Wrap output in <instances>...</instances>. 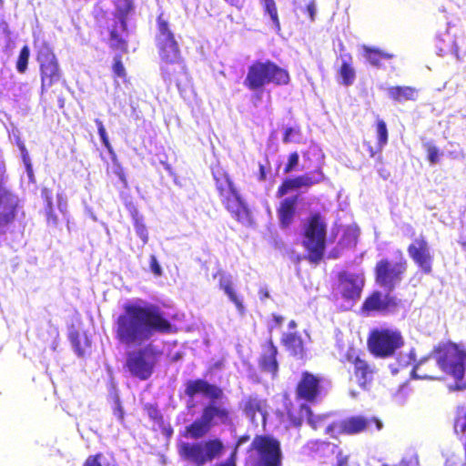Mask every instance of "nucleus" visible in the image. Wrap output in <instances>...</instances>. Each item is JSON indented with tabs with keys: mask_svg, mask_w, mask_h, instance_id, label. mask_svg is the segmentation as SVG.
I'll return each instance as SVG.
<instances>
[{
	"mask_svg": "<svg viewBox=\"0 0 466 466\" xmlns=\"http://www.w3.org/2000/svg\"><path fill=\"white\" fill-rule=\"evenodd\" d=\"M116 338L128 348L144 347L131 351L127 357L128 371L146 380L153 373L161 349L154 343V338L172 331V324L163 310L156 304L137 299L124 306V311L115 324Z\"/></svg>",
	"mask_w": 466,
	"mask_h": 466,
	"instance_id": "f257e3e1",
	"label": "nucleus"
},
{
	"mask_svg": "<svg viewBox=\"0 0 466 466\" xmlns=\"http://www.w3.org/2000/svg\"><path fill=\"white\" fill-rule=\"evenodd\" d=\"M185 393L191 399L197 394H202L207 399L200 417L185 428L186 437L199 440L214 427L233 423L231 405L223 390L217 385L200 379L189 380L186 384Z\"/></svg>",
	"mask_w": 466,
	"mask_h": 466,
	"instance_id": "f03ea898",
	"label": "nucleus"
},
{
	"mask_svg": "<svg viewBox=\"0 0 466 466\" xmlns=\"http://www.w3.org/2000/svg\"><path fill=\"white\" fill-rule=\"evenodd\" d=\"M465 367L466 351L455 343L447 342L439 345L431 357L420 360L410 376L414 379L437 380L439 378L433 370L439 368L458 380L454 387L450 388L451 390H463L466 388V381H462Z\"/></svg>",
	"mask_w": 466,
	"mask_h": 466,
	"instance_id": "7ed1b4c3",
	"label": "nucleus"
},
{
	"mask_svg": "<svg viewBox=\"0 0 466 466\" xmlns=\"http://www.w3.org/2000/svg\"><path fill=\"white\" fill-rule=\"evenodd\" d=\"M156 43L159 56L164 63L161 66L162 76L166 82L179 86L186 76V67L181 60L178 45L170 29L169 24L160 15L157 18V33Z\"/></svg>",
	"mask_w": 466,
	"mask_h": 466,
	"instance_id": "20e7f679",
	"label": "nucleus"
},
{
	"mask_svg": "<svg viewBox=\"0 0 466 466\" xmlns=\"http://www.w3.org/2000/svg\"><path fill=\"white\" fill-rule=\"evenodd\" d=\"M302 229V244L309 252V259L319 263L326 248L327 222L320 214H312L303 222Z\"/></svg>",
	"mask_w": 466,
	"mask_h": 466,
	"instance_id": "39448f33",
	"label": "nucleus"
},
{
	"mask_svg": "<svg viewBox=\"0 0 466 466\" xmlns=\"http://www.w3.org/2000/svg\"><path fill=\"white\" fill-rule=\"evenodd\" d=\"M289 81V73L275 63L257 61L248 67L244 85L250 90H257L270 83L287 85Z\"/></svg>",
	"mask_w": 466,
	"mask_h": 466,
	"instance_id": "423d86ee",
	"label": "nucleus"
},
{
	"mask_svg": "<svg viewBox=\"0 0 466 466\" xmlns=\"http://www.w3.org/2000/svg\"><path fill=\"white\" fill-rule=\"evenodd\" d=\"M249 466H281L279 442L269 436H256L247 451Z\"/></svg>",
	"mask_w": 466,
	"mask_h": 466,
	"instance_id": "0eeeda50",
	"label": "nucleus"
},
{
	"mask_svg": "<svg viewBox=\"0 0 466 466\" xmlns=\"http://www.w3.org/2000/svg\"><path fill=\"white\" fill-rule=\"evenodd\" d=\"M224 449L225 446L218 438L196 442H181L178 445L181 457L197 466H203L219 458Z\"/></svg>",
	"mask_w": 466,
	"mask_h": 466,
	"instance_id": "6e6552de",
	"label": "nucleus"
},
{
	"mask_svg": "<svg viewBox=\"0 0 466 466\" xmlns=\"http://www.w3.org/2000/svg\"><path fill=\"white\" fill-rule=\"evenodd\" d=\"M116 13L106 21V29L109 33V43L113 48L124 49L127 36V17L133 10V0H112Z\"/></svg>",
	"mask_w": 466,
	"mask_h": 466,
	"instance_id": "1a4fd4ad",
	"label": "nucleus"
},
{
	"mask_svg": "<svg viewBox=\"0 0 466 466\" xmlns=\"http://www.w3.org/2000/svg\"><path fill=\"white\" fill-rule=\"evenodd\" d=\"M370 350L377 357L387 358L403 346L400 332L396 329H381L373 330L368 340Z\"/></svg>",
	"mask_w": 466,
	"mask_h": 466,
	"instance_id": "9d476101",
	"label": "nucleus"
},
{
	"mask_svg": "<svg viewBox=\"0 0 466 466\" xmlns=\"http://www.w3.org/2000/svg\"><path fill=\"white\" fill-rule=\"evenodd\" d=\"M37 61L41 71V89L42 92L57 83L62 76L57 59L53 53L52 48L43 44L37 52Z\"/></svg>",
	"mask_w": 466,
	"mask_h": 466,
	"instance_id": "9b49d317",
	"label": "nucleus"
},
{
	"mask_svg": "<svg viewBox=\"0 0 466 466\" xmlns=\"http://www.w3.org/2000/svg\"><path fill=\"white\" fill-rule=\"evenodd\" d=\"M376 427L377 431L382 429V422L376 418H364L361 416L351 417L347 420L331 422L326 428V434L331 437H336L339 433L355 434L362 431H371L372 426Z\"/></svg>",
	"mask_w": 466,
	"mask_h": 466,
	"instance_id": "f8f14e48",
	"label": "nucleus"
},
{
	"mask_svg": "<svg viewBox=\"0 0 466 466\" xmlns=\"http://www.w3.org/2000/svg\"><path fill=\"white\" fill-rule=\"evenodd\" d=\"M404 271L405 265L403 263L383 259L376 266V280L378 284L390 291L400 281Z\"/></svg>",
	"mask_w": 466,
	"mask_h": 466,
	"instance_id": "ddd939ff",
	"label": "nucleus"
},
{
	"mask_svg": "<svg viewBox=\"0 0 466 466\" xmlns=\"http://www.w3.org/2000/svg\"><path fill=\"white\" fill-rule=\"evenodd\" d=\"M19 199L16 195L0 186V236L5 234L14 221Z\"/></svg>",
	"mask_w": 466,
	"mask_h": 466,
	"instance_id": "4468645a",
	"label": "nucleus"
},
{
	"mask_svg": "<svg viewBox=\"0 0 466 466\" xmlns=\"http://www.w3.org/2000/svg\"><path fill=\"white\" fill-rule=\"evenodd\" d=\"M364 286L362 272L344 271L339 276V290L345 299H359Z\"/></svg>",
	"mask_w": 466,
	"mask_h": 466,
	"instance_id": "2eb2a0df",
	"label": "nucleus"
},
{
	"mask_svg": "<svg viewBox=\"0 0 466 466\" xmlns=\"http://www.w3.org/2000/svg\"><path fill=\"white\" fill-rule=\"evenodd\" d=\"M298 396L308 401L316 400L321 394L320 380L319 377L304 371L297 387Z\"/></svg>",
	"mask_w": 466,
	"mask_h": 466,
	"instance_id": "dca6fc26",
	"label": "nucleus"
},
{
	"mask_svg": "<svg viewBox=\"0 0 466 466\" xmlns=\"http://www.w3.org/2000/svg\"><path fill=\"white\" fill-rule=\"evenodd\" d=\"M322 179L323 174L320 170H316L295 178L286 179L279 187L278 196L281 198L292 189L309 187L314 184L319 183Z\"/></svg>",
	"mask_w": 466,
	"mask_h": 466,
	"instance_id": "f3484780",
	"label": "nucleus"
},
{
	"mask_svg": "<svg viewBox=\"0 0 466 466\" xmlns=\"http://www.w3.org/2000/svg\"><path fill=\"white\" fill-rule=\"evenodd\" d=\"M266 401L256 396H250L243 401V410L247 418L256 426L265 424L267 410Z\"/></svg>",
	"mask_w": 466,
	"mask_h": 466,
	"instance_id": "a211bd4d",
	"label": "nucleus"
},
{
	"mask_svg": "<svg viewBox=\"0 0 466 466\" xmlns=\"http://www.w3.org/2000/svg\"><path fill=\"white\" fill-rule=\"evenodd\" d=\"M221 198L226 208L236 219L242 222L247 220L248 216V209L236 188L221 197Z\"/></svg>",
	"mask_w": 466,
	"mask_h": 466,
	"instance_id": "6ab92c4d",
	"label": "nucleus"
},
{
	"mask_svg": "<svg viewBox=\"0 0 466 466\" xmlns=\"http://www.w3.org/2000/svg\"><path fill=\"white\" fill-rule=\"evenodd\" d=\"M410 256L412 257L416 264L425 272L429 273L431 268V257L429 248L423 239H416L410 246Z\"/></svg>",
	"mask_w": 466,
	"mask_h": 466,
	"instance_id": "aec40b11",
	"label": "nucleus"
},
{
	"mask_svg": "<svg viewBox=\"0 0 466 466\" xmlns=\"http://www.w3.org/2000/svg\"><path fill=\"white\" fill-rule=\"evenodd\" d=\"M218 275L219 277V289L223 290L228 299L235 304L238 313L243 315L245 312V307L242 299L238 296L235 290L232 276L224 272H218Z\"/></svg>",
	"mask_w": 466,
	"mask_h": 466,
	"instance_id": "412c9836",
	"label": "nucleus"
},
{
	"mask_svg": "<svg viewBox=\"0 0 466 466\" xmlns=\"http://www.w3.org/2000/svg\"><path fill=\"white\" fill-rule=\"evenodd\" d=\"M329 415H314L308 405H301L299 410V421L295 422L297 426H299L303 420H307L308 424L310 425L314 430H318L320 428H324L326 430L327 426L330 423H327Z\"/></svg>",
	"mask_w": 466,
	"mask_h": 466,
	"instance_id": "4be33fe9",
	"label": "nucleus"
},
{
	"mask_svg": "<svg viewBox=\"0 0 466 466\" xmlns=\"http://www.w3.org/2000/svg\"><path fill=\"white\" fill-rule=\"evenodd\" d=\"M297 198H286L281 203L278 210V217L280 226L284 228L289 227L295 216Z\"/></svg>",
	"mask_w": 466,
	"mask_h": 466,
	"instance_id": "5701e85b",
	"label": "nucleus"
},
{
	"mask_svg": "<svg viewBox=\"0 0 466 466\" xmlns=\"http://www.w3.org/2000/svg\"><path fill=\"white\" fill-rule=\"evenodd\" d=\"M390 299L379 291L373 292L364 302L362 309L366 311H384L390 307Z\"/></svg>",
	"mask_w": 466,
	"mask_h": 466,
	"instance_id": "b1692460",
	"label": "nucleus"
},
{
	"mask_svg": "<svg viewBox=\"0 0 466 466\" xmlns=\"http://www.w3.org/2000/svg\"><path fill=\"white\" fill-rule=\"evenodd\" d=\"M341 78V84L345 86L353 85L356 79V72L352 66V57L349 54L341 56V66L339 70Z\"/></svg>",
	"mask_w": 466,
	"mask_h": 466,
	"instance_id": "393cba45",
	"label": "nucleus"
},
{
	"mask_svg": "<svg viewBox=\"0 0 466 466\" xmlns=\"http://www.w3.org/2000/svg\"><path fill=\"white\" fill-rule=\"evenodd\" d=\"M282 341L286 349L293 356L302 359L304 356V346L302 339L296 332L286 333L282 337Z\"/></svg>",
	"mask_w": 466,
	"mask_h": 466,
	"instance_id": "a878e982",
	"label": "nucleus"
},
{
	"mask_svg": "<svg viewBox=\"0 0 466 466\" xmlns=\"http://www.w3.org/2000/svg\"><path fill=\"white\" fill-rule=\"evenodd\" d=\"M355 367V375L358 379V383L361 388H366V385L372 380L373 370L367 364V362L359 357L353 361Z\"/></svg>",
	"mask_w": 466,
	"mask_h": 466,
	"instance_id": "bb28decb",
	"label": "nucleus"
},
{
	"mask_svg": "<svg viewBox=\"0 0 466 466\" xmlns=\"http://www.w3.org/2000/svg\"><path fill=\"white\" fill-rule=\"evenodd\" d=\"M277 353V348L270 344L260 360V366L262 370L272 374V376H275L278 371V362L276 360Z\"/></svg>",
	"mask_w": 466,
	"mask_h": 466,
	"instance_id": "cd10ccee",
	"label": "nucleus"
},
{
	"mask_svg": "<svg viewBox=\"0 0 466 466\" xmlns=\"http://www.w3.org/2000/svg\"><path fill=\"white\" fill-rule=\"evenodd\" d=\"M213 177L216 181V187L218 191L219 192L220 197H223L224 195L230 193L232 190L235 189L232 182L222 169L218 168L216 170H213Z\"/></svg>",
	"mask_w": 466,
	"mask_h": 466,
	"instance_id": "c85d7f7f",
	"label": "nucleus"
},
{
	"mask_svg": "<svg viewBox=\"0 0 466 466\" xmlns=\"http://www.w3.org/2000/svg\"><path fill=\"white\" fill-rule=\"evenodd\" d=\"M363 56L372 66H379L382 59H389L390 55L379 49L371 48L368 46H362Z\"/></svg>",
	"mask_w": 466,
	"mask_h": 466,
	"instance_id": "c756f323",
	"label": "nucleus"
},
{
	"mask_svg": "<svg viewBox=\"0 0 466 466\" xmlns=\"http://www.w3.org/2000/svg\"><path fill=\"white\" fill-rule=\"evenodd\" d=\"M264 11L271 19L273 29L279 33L280 31V23L279 20L278 11L274 0H260Z\"/></svg>",
	"mask_w": 466,
	"mask_h": 466,
	"instance_id": "7c9ffc66",
	"label": "nucleus"
},
{
	"mask_svg": "<svg viewBox=\"0 0 466 466\" xmlns=\"http://www.w3.org/2000/svg\"><path fill=\"white\" fill-rule=\"evenodd\" d=\"M422 147L427 153V159L431 165H436L440 162L442 152L431 140H423Z\"/></svg>",
	"mask_w": 466,
	"mask_h": 466,
	"instance_id": "2f4dec72",
	"label": "nucleus"
},
{
	"mask_svg": "<svg viewBox=\"0 0 466 466\" xmlns=\"http://www.w3.org/2000/svg\"><path fill=\"white\" fill-rule=\"evenodd\" d=\"M454 431L457 434H463L466 431V408L460 407L454 423Z\"/></svg>",
	"mask_w": 466,
	"mask_h": 466,
	"instance_id": "473e14b6",
	"label": "nucleus"
},
{
	"mask_svg": "<svg viewBox=\"0 0 466 466\" xmlns=\"http://www.w3.org/2000/svg\"><path fill=\"white\" fill-rule=\"evenodd\" d=\"M377 136H378V147H379V149L381 150V148L388 142L387 127H386L385 122L381 119H379L377 122Z\"/></svg>",
	"mask_w": 466,
	"mask_h": 466,
	"instance_id": "72a5a7b5",
	"label": "nucleus"
},
{
	"mask_svg": "<svg viewBox=\"0 0 466 466\" xmlns=\"http://www.w3.org/2000/svg\"><path fill=\"white\" fill-rule=\"evenodd\" d=\"M29 59V48L28 46H25L19 54L18 60L16 63V68L17 71L20 73H24L27 68Z\"/></svg>",
	"mask_w": 466,
	"mask_h": 466,
	"instance_id": "f704fd0d",
	"label": "nucleus"
},
{
	"mask_svg": "<svg viewBox=\"0 0 466 466\" xmlns=\"http://www.w3.org/2000/svg\"><path fill=\"white\" fill-rule=\"evenodd\" d=\"M84 466H109V463L106 457L99 453L95 456H89Z\"/></svg>",
	"mask_w": 466,
	"mask_h": 466,
	"instance_id": "c9c22d12",
	"label": "nucleus"
},
{
	"mask_svg": "<svg viewBox=\"0 0 466 466\" xmlns=\"http://www.w3.org/2000/svg\"><path fill=\"white\" fill-rule=\"evenodd\" d=\"M113 72L116 77L125 79L127 76L126 69L122 64L121 57L118 56L114 57Z\"/></svg>",
	"mask_w": 466,
	"mask_h": 466,
	"instance_id": "e433bc0d",
	"label": "nucleus"
},
{
	"mask_svg": "<svg viewBox=\"0 0 466 466\" xmlns=\"http://www.w3.org/2000/svg\"><path fill=\"white\" fill-rule=\"evenodd\" d=\"M135 230L137 235L140 238L144 244H146L148 240V233L146 226L139 221L138 218H136L135 221Z\"/></svg>",
	"mask_w": 466,
	"mask_h": 466,
	"instance_id": "4c0bfd02",
	"label": "nucleus"
},
{
	"mask_svg": "<svg viewBox=\"0 0 466 466\" xmlns=\"http://www.w3.org/2000/svg\"><path fill=\"white\" fill-rule=\"evenodd\" d=\"M406 91H407L406 88H402V87H399V86L390 87L389 89V96L391 98L399 100V101L406 100L407 99Z\"/></svg>",
	"mask_w": 466,
	"mask_h": 466,
	"instance_id": "58836bf2",
	"label": "nucleus"
},
{
	"mask_svg": "<svg viewBox=\"0 0 466 466\" xmlns=\"http://www.w3.org/2000/svg\"><path fill=\"white\" fill-rule=\"evenodd\" d=\"M451 149L448 150V156L452 159H462L464 158L463 150L461 148L459 145L454 143H449Z\"/></svg>",
	"mask_w": 466,
	"mask_h": 466,
	"instance_id": "ea45409f",
	"label": "nucleus"
},
{
	"mask_svg": "<svg viewBox=\"0 0 466 466\" xmlns=\"http://www.w3.org/2000/svg\"><path fill=\"white\" fill-rule=\"evenodd\" d=\"M299 157L297 152H293L289 157L288 164L285 167V173H290L299 165Z\"/></svg>",
	"mask_w": 466,
	"mask_h": 466,
	"instance_id": "a19ab883",
	"label": "nucleus"
},
{
	"mask_svg": "<svg viewBox=\"0 0 466 466\" xmlns=\"http://www.w3.org/2000/svg\"><path fill=\"white\" fill-rule=\"evenodd\" d=\"M299 136V131L293 127H288L285 130L283 142L284 143H290V142H298L299 139L297 137Z\"/></svg>",
	"mask_w": 466,
	"mask_h": 466,
	"instance_id": "79ce46f5",
	"label": "nucleus"
},
{
	"mask_svg": "<svg viewBox=\"0 0 466 466\" xmlns=\"http://www.w3.org/2000/svg\"><path fill=\"white\" fill-rule=\"evenodd\" d=\"M345 236L350 238V244H355L359 236V229L356 228H348Z\"/></svg>",
	"mask_w": 466,
	"mask_h": 466,
	"instance_id": "37998d69",
	"label": "nucleus"
},
{
	"mask_svg": "<svg viewBox=\"0 0 466 466\" xmlns=\"http://www.w3.org/2000/svg\"><path fill=\"white\" fill-rule=\"evenodd\" d=\"M150 267H151L152 271L155 274H157V275L161 274V268H160L155 256H151V258H150Z\"/></svg>",
	"mask_w": 466,
	"mask_h": 466,
	"instance_id": "c03bdc74",
	"label": "nucleus"
},
{
	"mask_svg": "<svg viewBox=\"0 0 466 466\" xmlns=\"http://www.w3.org/2000/svg\"><path fill=\"white\" fill-rule=\"evenodd\" d=\"M20 149H21L22 154H23L24 162H25V165H26L27 172H28V174H29V175H31V173H32V168H31V165H30V163H28L27 151H26V149H25V146H24V145H21V146H20Z\"/></svg>",
	"mask_w": 466,
	"mask_h": 466,
	"instance_id": "a18cd8bd",
	"label": "nucleus"
},
{
	"mask_svg": "<svg viewBox=\"0 0 466 466\" xmlns=\"http://www.w3.org/2000/svg\"><path fill=\"white\" fill-rule=\"evenodd\" d=\"M95 123L97 127V131H98L99 137H104V135L106 134V132L105 127L103 125V122L100 119L96 118V119H95Z\"/></svg>",
	"mask_w": 466,
	"mask_h": 466,
	"instance_id": "49530a36",
	"label": "nucleus"
},
{
	"mask_svg": "<svg viewBox=\"0 0 466 466\" xmlns=\"http://www.w3.org/2000/svg\"><path fill=\"white\" fill-rule=\"evenodd\" d=\"M127 207L128 208V211L130 212L131 216L133 217L134 218V221H136V218H137V215H138V211L137 209V208L135 207V205L133 203H128L127 204Z\"/></svg>",
	"mask_w": 466,
	"mask_h": 466,
	"instance_id": "de8ad7c7",
	"label": "nucleus"
},
{
	"mask_svg": "<svg viewBox=\"0 0 466 466\" xmlns=\"http://www.w3.org/2000/svg\"><path fill=\"white\" fill-rule=\"evenodd\" d=\"M249 440V437L248 436H242L241 438H239V440L238 441L237 444H236V447H235V451L233 452L232 455H235V453L239 450V448L246 442H248Z\"/></svg>",
	"mask_w": 466,
	"mask_h": 466,
	"instance_id": "09e8293b",
	"label": "nucleus"
},
{
	"mask_svg": "<svg viewBox=\"0 0 466 466\" xmlns=\"http://www.w3.org/2000/svg\"><path fill=\"white\" fill-rule=\"evenodd\" d=\"M114 415L117 418L118 420H122L124 417V411L119 403H116V407L114 410Z\"/></svg>",
	"mask_w": 466,
	"mask_h": 466,
	"instance_id": "8fccbe9b",
	"label": "nucleus"
},
{
	"mask_svg": "<svg viewBox=\"0 0 466 466\" xmlns=\"http://www.w3.org/2000/svg\"><path fill=\"white\" fill-rule=\"evenodd\" d=\"M100 139L102 141V144L105 146V147H106L108 150H110L111 149V145H110V142L108 140L107 135L105 134L104 137H100Z\"/></svg>",
	"mask_w": 466,
	"mask_h": 466,
	"instance_id": "3c124183",
	"label": "nucleus"
},
{
	"mask_svg": "<svg viewBox=\"0 0 466 466\" xmlns=\"http://www.w3.org/2000/svg\"><path fill=\"white\" fill-rule=\"evenodd\" d=\"M308 13L310 16V19L311 20H314V15L316 14V8H315V5L313 4H310L308 5Z\"/></svg>",
	"mask_w": 466,
	"mask_h": 466,
	"instance_id": "603ef678",
	"label": "nucleus"
},
{
	"mask_svg": "<svg viewBox=\"0 0 466 466\" xmlns=\"http://www.w3.org/2000/svg\"><path fill=\"white\" fill-rule=\"evenodd\" d=\"M410 466H419V461L417 455L410 459Z\"/></svg>",
	"mask_w": 466,
	"mask_h": 466,
	"instance_id": "864d4df0",
	"label": "nucleus"
},
{
	"mask_svg": "<svg viewBox=\"0 0 466 466\" xmlns=\"http://www.w3.org/2000/svg\"><path fill=\"white\" fill-rule=\"evenodd\" d=\"M283 319H284L281 316H277V315L274 316V321L277 326L280 325L282 323Z\"/></svg>",
	"mask_w": 466,
	"mask_h": 466,
	"instance_id": "5fc2aeb1",
	"label": "nucleus"
},
{
	"mask_svg": "<svg viewBox=\"0 0 466 466\" xmlns=\"http://www.w3.org/2000/svg\"><path fill=\"white\" fill-rule=\"evenodd\" d=\"M390 369L391 374H393V375L397 374L399 371V370L397 368H395L393 365H390Z\"/></svg>",
	"mask_w": 466,
	"mask_h": 466,
	"instance_id": "6e6d98bb",
	"label": "nucleus"
},
{
	"mask_svg": "<svg viewBox=\"0 0 466 466\" xmlns=\"http://www.w3.org/2000/svg\"><path fill=\"white\" fill-rule=\"evenodd\" d=\"M296 327H297V323H296L294 320H291V321L289 323V328L290 329H294Z\"/></svg>",
	"mask_w": 466,
	"mask_h": 466,
	"instance_id": "4d7b16f0",
	"label": "nucleus"
},
{
	"mask_svg": "<svg viewBox=\"0 0 466 466\" xmlns=\"http://www.w3.org/2000/svg\"><path fill=\"white\" fill-rule=\"evenodd\" d=\"M51 332L54 335L55 339L58 336V332L56 328H51Z\"/></svg>",
	"mask_w": 466,
	"mask_h": 466,
	"instance_id": "13d9d810",
	"label": "nucleus"
},
{
	"mask_svg": "<svg viewBox=\"0 0 466 466\" xmlns=\"http://www.w3.org/2000/svg\"><path fill=\"white\" fill-rule=\"evenodd\" d=\"M369 151L371 157H374L376 152L373 150L372 147L369 146Z\"/></svg>",
	"mask_w": 466,
	"mask_h": 466,
	"instance_id": "bf43d9fd",
	"label": "nucleus"
},
{
	"mask_svg": "<svg viewBox=\"0 0 466 466\" xmlns=\"http://www.w3.org/2000/svg\"><path fill=\"white\" fill-rule=\"evenodd\" d=\"M445 466H458V465L455 462H452L451 461H447Z\"/></svg>",
	"mask_w": 466,
	"mask_h": 466,
	"instance_id": "052dcab7",
	"label": "nucleus"
},
{
	"mask_svg": "<svg viewBox=\"0 0 466 466\" xmlns=\"http://www.w3.org/2000/svg\"><path fill=\"white\" fill-rule=\"evenodd\" d=\"M260 293H261V294H263V296H264L265 298H268V291L263 292V291L261 290V291H260Z\"/></svg>",
	"mask_w": 466,
	"mask_h": 466,
	"instance_id": "680f3d73",
	"label": "nucleus"
},
{
	"mask_svg": "<svg viewBox=\"0 0 466 466\" xmlns=\"http://www.w3.org/2000/svg\"><path fill=\"white\" fill-rule=\"evenodd\" d=\"M409 358H410V360L414 359V355H413V353L411 351H410Z\"/></svg>",
	"mask_w": 466,
	"mask_h": 466,
	"instance_id": "e2e57ef3",
	"label": "nucleus"
},
{
	"mask_svg": "<svg viewBox=\"0 0 466 466\" xmlns=\"http://www.w3.org/2000/svg\"><path fill=\"white\" fill-rule=\"evenodd\" d=\"M402 367H406L408 365V362L405 361L404 363L400 364Z\"/></svg>",
	"mask_w": 466,
	"mask_h": 466,
	"instance_id": "0e129e2a",
	"label": "nucleus"
},
{
	"mask_svg": "<svg viewBox=\"0 0 466 466\" xmlns=\"http://www.w3.org/2000/svg\"><path fill=\"white\" fill-rule=\"evenodd\" d=\"M461 245L464 247V248L466 250V242H461Z\"/></svg>",
	"mask_w": 466,
	"mask_h": 466,
	"instance_id": "69168bd1",
	"label": "nucleus"
},
{
	"mask_svg": "<svg viewBox=\"0 0 466 466\" xmlns=\"http://www.w3.org/2000/svg\"><path fill=\"white\" fill-rule=\"evenodd\" d=\"M3 5V0H0V7Z\"/></svg>",
	"mask_w": 466,
	"mask_h": 466,
	"instance_id": "338daca9",
	"label": "nucleus"
},
{
	"mask_svg": "<svg viewBox=\"0 0 466 466\" xmlns=\"http://www.w3.org/2000/svg\"><path fill=\"white\" fill-rule=\"evenodd\" d=\"M409 91L410 92L411 91V88H409ZM411 96V94L410 93V97Z\"/></svg>",
	"mask_w": 466,
	"mask_h": 466,
	"instance_id": "774afa93",
	"label": "nucleus"
}]
</instances>
